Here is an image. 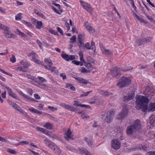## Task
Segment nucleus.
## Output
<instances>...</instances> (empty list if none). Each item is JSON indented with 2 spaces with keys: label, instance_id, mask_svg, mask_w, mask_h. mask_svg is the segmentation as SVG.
Segmentation results:
<instances>
[{
  "label": "nucleus",
  "instance_id": "49",
  "mask_svg": "<svg viewBox=\"0 0 155 155\" xmlns=\"http://www.w3.org/2000/svg\"><path fill=\"white\" fill-rule=\"evenodd\" d=\"M84 48L87 50L91 49V47H90V44L89 42H87L84 45Z\"/></svg>",
  "mask_w": 155,
  "mask_h": 155
},
{
  "label": "nucleus",
  "instance_id": "9",
  "mask_svg": "<svg viewBox=\"0 0 155 155\" xmlns=\"http://www.w3.org/2000/svg\"><path fill=\"white\" fill-rule=\"evenodd\" d=\"M100 46L102 53L105 54L109 55L112 54V52L109 49H106L102 44H100Z\"/></svg>",
  "mask_w": 155,
  "mask_h": 155
},
{
  "label": "nucleus",
  "instance_id": "63",
  "mask_svg": "<svg viewBox=\"0 0 155 155\" xmlns=\"http://www.w3.org/2000/svg\"><path fill=\"white\" fill-rule=\"evenodd\" d=\"M140 148V149H142L143 150H146L147 149V147H146L145 146L142 145H141Z\"/></svg>",
  "mask_w": 155,
  "mask_h": 155
},
{
  "label": "nucleus",
  "instance_id": "23",
  "mask_svg": "<svg viewBox=\"0 0 155 155\" xmlns=\"http://www.w3.org/2000/svg\"><path fill=\"white\" fill-rule=\"evenodd\" d=\"M79 150L81 153H84L86 155H92L90 152L87 151V149L83 147L80 148Z\"/></svg>",
  "mask_w": 155,
  "mask_h": 155
},
{
  "label": "nucleus",
  "instance_id": "39",
  "mask_svg": "<svg viewBox=\"0 0 155 155\" xmlns=\"http://www.w3.org/2000/svg\"><path fill=\"white\" fill-rule=\"evenodd\" d=\"M45 67L48 70H50L52 72L54 71L56 69V68L55 67H52V66H49V67H48L46 65H45Z\"/></svg>",
  "mask_w": 155,
  "mask_h": 155
},
{
  "label": "nucleus",
  "instance_id": "19",
  "mask_svg": "<svg viewBox=\"0 0 155 155\" xmlns=\"http://www.w3.org/2000/svg\"><path fill=\"white\" fill-rule=\"evenodd\" d=\"M83 36L82 35H78V42L80 44H79V45L80 47H81L83 46Z\"/></svg>",
  "mask_w": 155,
  "mask_h": 155
},
{
  "label": "nucleus",
  "instance_id": "14",
  "mask_svg": "<svg viewBox=\"0 0 155 155\" xmlns=\"http://www.w3.org/2000/svg\"><path fill=\"white\" fill-rule=\"evenodd\" d=\"M136 131V130L131 125L127 127L126 130L127 135H131L133 133H135Z\"/></svg>",
  "mask_w": 155,
  "mask_h": 155
},
{
  "label": "nucleus",
  "instance_id": "32",
  "mask_svg": "<svg viewBox=\"0 0 155 155\" xmlns=\"http://www.w3.org/2000/svg\"><path fill=\"white\" fill-rule=\"evenodd\" d=\"M135 45L136 46H137L143 45L142 39H139L137 40L135 42Z\"/></svg>",
  "mask_w": 155,
  "mask_h": 155
},
{
  "label": "nucleus",
  "instance_id": "40",
  "mask_svg": "<svg viewBox=\"0 0 155 155\" xmlns=\"http://www.w3.org/2000/svg\"><path fill=\"white\" fill-rule=\"evenodd\" d=\"M20 112L23 114L25 117H27L28 115L27 113H26L25 110L22 109L20 107L18 110Z\"/></svg>",
  "mask_w": 155,
  "mask_h": 155
},
{
  "label": "nucleus",
  "instance_id": "54",
  "mask_svg": "<svg viewBox=\"0 0 155 155\" xmlns=\"http://www.w3.org/2000/svg\"><path fill=\"white\" fill-rule=\"evenodd\" d=\"M85 141L87 144L89 146L91 147L92 146V143L90 140H88V139H86L85 140Z\"/></svg>",
  "mask_w": 155,
  "mask_h": 155
},
{
  "label": "nucleus",
  "instance_id": "37",
  "mask_svg": "<svg viewBox=\"0 0 155 155\" xmlns=\"http://www.w3.org/2000/svg\"><path fill=\"white\" fill-rule=\"evenodd\" d=\"M16 70L17 71H22L23 72H25L26 71V69L21 66L17 67L16 68Z\"/></svg>",
  "mask_w": 155,
  "mask_h": 155
},
{
  "label": "nucleus",
  "instance_id": "17",
  "mask_svg": "<svg viewBox=\"0 0 155 155\" xmlns=\"http://www.w3.org/2000/svg\"><path fill=\"white\" fill-rule=\"evenodd\" d=\"M65 135L66 136L65 137V138L68 140H69L73 139V137L70 129H68L67 132L66 133Z\"/></svg>",
  "mask_w": 155,
  "mask_h": 155
},
{
  "label": "nucleus",
  "instance_id": "34",
  "mask_svg": "<svg viewBox=\"0 0 155 155\" xmlns=\"http://www.w3.org/2000/svg\"><path fill=\"white\" fill-rule=\"evenodd\" d=\"M44 61L48 65V67L49 66H51L53 65V63L50 59L45 58Z\"/></svg>",
  "mask_w": 155,
  "mask_h": 155
},
{
  "label": "nucleus",
  "instance_id": "30",
  "mask_svg": "<svg viewBox=\"0 0 155 155\" xmlns=\"http://www.w3.org/2000/svg\"><path fill=\"white\" fill-rule=\"evenodd\" d=\"M43 127L46 128L47 129L51 130L52 128L53 127V125L50 123L47 122L45 124V125L43 126Z\"/></svg>",
  "mask_w": 155,
  "mask_h": 155
},
{
  "label": "nucleus",
  "instance_id": "35",
  "mask_svg": "<svg viewBox=\"0 0 155 155\" xmlns=\"http://www.w3.org/2000/svg\"><path fill=\"white\" fill-rule=\"evenodd\" d=\"M60 106L66 109H68L71 108V106L68 104H66L64 103H61L60 104Z\"/></svg>",
  "mask_w": 155,
  "mask_h": 155
},
{
  "label": "nucleus",
  "instance_id": "48",
  "mask_svg": "<svg viewBox=\"0 0 155 155\" xmlns=\"http://www.w3.org/2000/svg\"><path fill=\"white\" fill-rule=\"evenodd\" d=\"M7 151L9 153L13 154H15L16 153V151L10 148L8 149Z\"/></svg>",
  "mask_w": 155,
  "mask_h": 155
},
{
  "label": "nucleus",
  "instance_id": "15",
  "mask_svg": "<svg viewBox=\"0 0 155 155\" xmlns=\"http://www.w3.org/2000/svg\"><path fill=\"white\" fill-rule=\"evenodd\" d=\"M44 141L45 144L47 145L48 147H50L52 150L55 147L56 145L52 141L49 140L47 139H45L44 140Z\"/></svg>",
  "mask_w": 155,
  "mask_h": 155
},
{
  "label": "nucleus",
  "instance_id": "51",
  "mask_svg": "<svg viewBox=\"0 0 155 155\" xmlns=\"http://www.w3.org/2000/svg\"><path fill=\"white\" fill-rule=\"evenodd\" d=\"M24 97L25 98H26L27 99H28L29 100H30V101H35L34 99L33 98H32L31 97L29 96H28L26 95V94H25V95H24Z\"/></svg>",
  "mask_w": 155,
  "mask_h": 155
},
{
  "label": "nucleus",
  "instance_id": "7",
  "mask_svg": "<svg viewBox=\"0 0 155 155\" xmlns=\"http://www.w3.org/2000/svg\"><path fill=\"white\" fill-rule=\"evenodd\" d=\"M111 147L114 149L117 150L120 147V143L119 140L117 139H114L111 141Z\"/></svg>",
  "mask_w": 155,
  "mask_h": 155
},
{
  "label": "nucleus",
  "instance_id": "28",
  "mask_svg": "<svg viewBox=\"0 0 155 155\" xmlns=\"http://www.w3.org/2000/svg\"><path fill=\"white\" fill-rule=\"evenodd\" d=\"M53 150L54 153H57L58 155H60V153H61V150L56 145L55 146Z\"/></svg>",
  "mask_w": 155,
  "mask_h": 155
},
{
  "label": "nucleus",
  "instance_id": "44",
  "mask_svg": "<svg viewBox=\"0 0 155 155\" xmlns=\"http://www.w3.org/2000/svg\"><path fill=\"white\" fill-rule=\"evenodd\" d=\"M92 92V91H88L86 93H84V94H81V95L80 97H83L84 96H87L89 94L91 93Z\"/></svg>",
  "mask_w": 155,
  "mask_h": 155
},
{
  "label": "nucleus",
  "instance_id": "21",
  "mask_svg": "<svg viewBox=\"0 0 155 155\" xmlns=\"http://www.w3.org/2000/svg\"><path fill=\"white\" fill-rule=\"evenodd\" d=\"M29 110L32 113H34L38 114V115H41L42 114V112L41 111L38 110H37L34 108H29Z\"/></svg>",
  "mask_w": 155,
  "mask_h": 155
},
{
  "label": "nucleus",
  "instance_id": "13",
  "mask_svg": "<svg viewBox=\"0 0 155 155\" xmlns=\"http://www.w3.org/2000/svg\"><path fill=\"white\" fill-rule=\"evenodd\" d=\"M135 94L133 92L129 93L128 96H126L124 97L123 101H128L132 100L134 97Z\"/></svg>",
  "mask_w": 155,
  "mask_h": 155
},
{
  "label": "nucleus",
  "instance_id": "22",
  "mask_svg": "<svg viewBox=\"0 0 155 155\" xmlns=\"http://www.w3.org/2000/svg\"><path fill=\"white\" fill-rule=\"evenodd\" d=\"M34 22H35L36 23V28L38 29H40L41 28L42 25V23L41 21H37L35 19V21Z\"/></svg>",
  "mask_w": 155,
  "mask_h": 155
},
{
  "label": "nucleus",
  "instance_id": "38",
  "mask_svg": "<svg viewBox=\"0 0 155 155\" xmlns=\"http://www.w3.org/2000/svg\"><path fill=\"white\" fill-rule=\"evenodd\" d=\"M5 36L8 38H11L13 37L14 35L10 32H5L4 33Z\"/></svg>",
  "mask_w": 155,
  "mask_h": 155
},
{
  "label": "nucleus",
  "instance_id": "8",
  "mask_svg": "<svg viewBox=\"0 0 155 155\" xmlns=\"http://www.w3.org/2000/svg\"><path fill=\"white\" fill-rule=\"evenodd\" d=\"M81 5L88 12L91 13L92 11V8L91 5L87 3H85L83 1H80Z\"/></svg>",
  "mask_w": 155,
  "mask_h": 155
},
{
  "label": "nucleus",
  "instance_id": "55",
  "mask_svg": "<svg viewBox=\"0 0 155 155\" xmlns=\"http://www.w3.org/2000/svg\"><path fill=\"white\" fill-rule=\"evenodd\" d=\"M52 3L58 7V8L59 9V10H60L61 11V13H62V9H61V6L60 5H59V4H57L55 3L54 1H53Z\"/></svg>",
  "mask_w": 155,
  "mask_h": 155
},
{
  "label": "nucleus",
  "instance_id": "2",
  "mask_svg": "<svg viewBox=\"0 0 155 155\" xmlns=\"http://www.w3.org/2000/svg\"><path fill=\"white\" fill-rule=\"evenodd\" d=\"M131 83V81L129 78L126 77H122L120 81L117 84L119 87H122L127 86Z\"/></svg>",
  "mask_w": 155,
  "mask_h": 155
},
{
  "label": "nucleus",
  "instance_id": "3",
  "mask_svg": "<svg viewBox=\"0 0 155 155\" xmlns=\"http://www.w3.org/2000/svg\"><path fill=\"white\" fill-rule=\"evenodd\" d=\"M114 114V113L113 110L108 111L105 113L104 114L105 117L104 119V122L108 123H111Z\"/></svg>",
  "mask_w": 155,
  "mask_h": 155
},
{
  "label": "nucleus",
  "instance_id": "33",
  "mask_svg": "<svg viewBox=\"0 0 155 155\" xmlns=\"http://www.w3.org/2000/svg\"><path fill=\"white\" fill-rule=\"evenodd\" d=\"M101 94L105 96H108L112 94L113 93L109 92H104L103 91H100Z\"/></svg>",
  "mask_w": 155,
  "mask_h": 155
},
{
  "label": "nucleus",
  "instance_id": "24",
  "mask_svg": "<svg viewBox=\"0 0 155 155\" xmlns=\"http://www.w3.org/2000/svg\"><path fill=\"white\" fill-rule=\"evenodd\" d=\"M84 26L90 33H93L95 31L94 29L93 28L92 26L89 25H87L86 24L84 25Z\"/></svg>",
  "mask_w": 155,
  "mask_h": 155
},
{
  "label": "nucleus",
  "instance_id": "4",
  "mask_svg": "<svg viewBox=\"0 0 155 155\" xmlns=\"http://www.w3.org/2000/svg\"><path fill=\"white\" fill-rule=\"evenodd\" d=\"M28 56L31 57L32 58V61H33L38 64L43 65V62L40 61L39 60L36 59V58L38 56V55L35 52L32 51L29 52L28 54Z\"/></svg>",
  "mask_w": 155,
  "mask_h": 155
},
{
  "label": "nucleus",
  "instance_id": "45",
  "mask_svg": "<svg viewBox=\"0 0 155 155\" xmlns=\"http://www.w3.org/2000/svg\"><path fill=\"white\" fill-rule=\"evenodd\" d=\"M45 134L48 136L50 137H53V134L51 132L48 131L47 130L45 132Z\"/></svg>",
  "mask_w": 155,
  "mask_h": 155
},
{
  "label": "nucleus",
  "instance_id": "18",
  "mask_svg": "<svg viewBox=\"0 0 155 155\" xmlns=\"http://www.w3.org/2000/svg\"><path fill=\"white\" fill-rule=\"evenodd\" d=\"M74 103L73 104V105L76 106L77 107L80 106L82 107H85L87 108H89L90 106L88 105H86L84 104H79V102L76 101H74Z\"/></svg>",
  "mask_w": 155,
  "mask_h": 155
},
{
  "label": "nucleus",
  "instance_id": "52",
  "mask_svg": "<svg viewBox=\"0 0 155 155\" xmlns=\"http://www.w3.org/2000/svg\"><path fill=\"white\" fill-rule=\"evenodd\" d=\"M24 97L25 98H26L27 99H28L29 100H30V101H35L34 99L33 98H32L31 97L29 96H28L26 95V94H25V95H24Z\"/></svg>",
  "mask_w": 155,
  "mask_h": 155
},
{
  "label": "nucleus",
  "instance_id": "64",
  "mask_svg": "<svg viewBox=\"0 0 155 155\" xmlns=\"http://www.w3.org/2000/svg\"><path fill=\"white\" fill-rule=\"evenodd\" d=\"M72 63L74 64H75L76 65H79V64H80V62L79 61H77L76 60H74L72 61Z\"/></svg>",
  "mask_w": 155,
  "mask_h": 155
},
{
  "label": "nucleus",
  "instance_id": "59",
  "mask_svg": "<svg viewBox=\"0 0 155 155\" xmlns=\"http://www.w3.org/2000/svg\"><path fill=\"white\" fill-rule=\"evenodd\" d=\"M12 107H13L14 108L16 109L17 110H18V109H19L20 107L19 106L15 103H14V104L13 105Z\"/></svg>",
  "mask_w": 155,
  "mask_h": 155
},
{
  "label": "nucleus",
  "instance_id": "46",
  "mask_svg": "<svg viewBox=\"0 0 155 155\" xmlns=\"http://www.w3.org/2000/svg\"><path fill=\"white\" fill-rule=\"evenodd\" d=\"M82 118L84 120H87L89 118V117L86 114H83L81 115Z\"/></svg>",
  "mask_w": 155,
  "mask_h": 155
},
{
  "label": "nucleus",
  "instance_id": "29",
  "mask_svg": "<svg viewBox=\"0 0 155 155\" xmlns=\"http://www.w3.org/2000/svg\"><path fill=\"white\" fill-rule=\"evenodd\" d=\"M152 39V38L151 37H149L146 38H142V40L143 43L144 44L146 43H148Z\"/></svg>",
  "mask_w": 155,
  "mask_h": 155
},
{
  "label": "nucleus",
  "instance_id": "10",
  "mask_svg": "<svg viewBox=\"0 0 155 155\" xmlns=\"http://www.w3.org/2000/svg\"><path fill=\"white\" fill-rule=\"evenodd\" d=\"M137 131L141 128V124L140 120L137 119L136 120L134 123L133 125H131Z\"/></svg>",
  "mask_w": 155,
  "mask_h": 155
},
{
  "label": "nucleus",
  "instance_id": "56",
  "mask_svg": "<svg viewBox=\"0 0 155 155\" xmlns=\"http://www.w3.org/2000/svg\"><path fill=\"white\" fill-rule=\"evenodd\" d=\"M38 79L39 80L42 82H44L46 81V79H45V78H43L40 77H38Z\"/></svg>",
  "mask_w": 155,
  "mask_h": 155
},
{
  "label": "nucleus",
  "instance_id": "41",
  "mask_svg": "<svg viewBox=\"0 0 155 155\" xmlns=\"http://www.w3.org/2000/svg\"><path fill=\"white\" fill-rule=\"evenodd\" d=\"M22 14L21 13H18L15 16V19L17 20H20L22 18L21 15Z\"/></svg>",
  "mask_w": 155,
  "mask_h": 155
},
{
  "label": "nucleus",
  "instance_id": "62",
  "mask_svg": "<svg viewBox=\"0 0 155 155\" xmlns=\"http://www.w3.org/2000/svg\"><path fill=\"white\" fill-rule=\"evenodd\" d=\"M72 31L73 33L76 32L77 33H78V30L75 27H73L72 28Z\"/></svg>",
  "mask_w": 155,
  "mask_h": 155
},
{
  "label": "nucleus",
  "instance_id": "42",
  "mask_svg": "<svg viewBox=\"0 0 155 155\" xmlns=\"http://www.w3.org/2000/svg\"><path fill=\"white\" fill-rule=\"evenodd\" d=\"M80 71L83 73H87L90 72V71L89 70H87L85 68L83 67L82 69L80 70Z\"/></svg>",
  "mask_w": 155,
  "mask_h": 155
},
{
  "label": "nucleus",
  "instance_id": "47",
  "mask_svg": "<svg viewBox=\"0 0 155 155\" xmlns=\"http://www.w3.org/2000/svg\"><path fill=\"white\" fill-rule=\"evenodd\" d=\"M35 13L39 16L40 17H41L42 18L45 19H46V18L45 16H44V15L42 14L40 12H35Z\"/></svg>",
  "mask_w": 155,
  "mask_h": 155
},
{
  "label": "nucleus",
  "instance_id": "26",
  "mask_svg": "<svg viewBox=\"0 0 155 155\" xmlns=\"http://www.w3.org/2000/svg\"><path fill=\"white\" fill-rule=\"evenodd\" d=\"M154 90L153 88L148 87L145 89V92L146 93H148V95H150V94L149 93H153L154 92Z\"/></svg>",
  "mask_w": 155,
  "mask_h": 155
},
{
  "label": "nucleus",
  "instance_id": "61",
  "mask_svg": "<svg viewBox=\"0 0 155 155\" xmlns=\"http://www.w3.org/2000/svg\"><path fill=\"white\" fill-rule=\"evenodd\" d=\"M52 10H53V11L55 12H56V13L59 14H61V13L59 12L58 11V9H57L55 8H54V7L52 6Z\"/></svg>",
  "mask_w": 155,
  "mask_h": 155
},
{
  "label": "nucleus",
  "instance_id": "5",
  "mask_svg": "<svg viewBox=\"0 0 155 155\" xmlns=\"http://www.w3.org/2000/svg\"><path fill=\"white\" fill-rule=\"evenodd\" d=\"M111 75L114 78L118 79L121 75L120 69L117 67H115L113 70H111Z\"/></svg>",
  "mask_w": 155,
  "mask_h": 155
},
{
  "label": "nucleus",
  "instance_id": "20",
  "mask_svg": "<svg viewBox=\"0 0 155 155\" xmlns=\"http://www.w3.org/2000/svg\"><path fill=\"white\" fill-rule=\"evenodd\" d=\"M149 121L150 124L152 126L155 125V117L154 115H151L149 118Z\"/></svg>",
  "mask_w": 155,
  "mask_h": 155
},
{
  "label": "nucleus",
  "instance_id": "11",
  "mask_svg": "<svg viewBox=\"0 0 155 155\" xmlns=\"http://www.w3.org/2000/svg\"><path fill=\"white\" fill-rule=\"evenodd\" d=\"M74 78L77 80L79 83L85 84H89L90 83V82L88 81L84 78L78 77H74Z\"/></svg>",
  "mask_w": 155,
  "mask_h": 155
},
{
  "label": "nucleus",
  "instance_id": "25",
  "mask_svg": "<svg viewBox=\"0 0 155 155\" xmlns=\"http://www.w3.org/2000/svg\"><path fill=\"white\" fill-rule=\"evenodd\" d=\"M20 63L24 66L25 68H28L30 66V64L25 60L22 61L20 62Z\"/></svg>",
  "mask_w": 155,
  "mask_h": 155
},
{
  "label": "nucleus",
  "instance_id": "31",
  "mask_svg": "<svg viewBox=\"0 0 155 155\" xmlns=\"http://www.w3.org/2000/svg\"><path fill=\"white\" fill-rule=\"evenodd\" d=\"M0 29H2L5 31H9V28L7 26L5 25L0 23Z\"/></svg>",
  "mask_w": 155,
  "mask_h": 155
},
{
  "label": "nucleus",
  "instance_id": "27",
  "mask_svg": "<svg viewBox=\"0 0 155 155\" xmlns=\"http://www.w3.org/2000/svg\"><path fill=\"white\" fill-rule=\"evenodd\" d=\"M155 110V105L154 103H151L149 105V111H153Z\"/></svg>",
  "mask_w": 155,
  "mask_h": 155
},
{
  "label": "nucleus",
  "instance_id": "36",
  "mask_svg": "<svg viewBox=\"0 0 155 155\" xmlns=\"http://www.w3.org/2000/svg\"><path fill=\"white\" fill-rule=\"evenodd\" d=\"M22 22L28 27L30 28H32L33 25L30 22H27L24 20L22 21Z\"/></svg>",
  "mask_w": 155,
  "mask_h": 155
},
{
  "label": "nucleus",
  "instance_id": "53",
  "mask_svg": "<svg viewBox=\"0 0 155 155\" xmlns=\"http://www.w3.org/2000/svg\"><path fill=\"white\" fill-rule=\"evenodd\" d=\"M16 61V58L14 55H12V57L10 59V61L12 63L15 62Z\"/></svg>",
  "mask_w": 155,
  "mask_h": 155
},
{
  "label": "nucleus",
  "instance_id": "43",
  "mask_svg": "<svg viewBox=\"0 0 155 155\" xmlns=\"http://www.w3.org/2000/svg\"><path fill=\"white\" fill-rule=\"evenodd\" d=\"M76 36L75 35L73 36L70 39V42L71 43H74L76 41Z\"/></svg>",
  "mask_w": 155,
  "mask_h": 155
},
{
  "label": "nucleus",
  "instance_id": "1",
  "mask_svg": "<svg viewBox=\"0 0 155 155\" xmlns=\"http://www.w3.org/2000/svg\"><path fill=\"white\" fill-rule=\"evenodd\" d=\"M148 98L144 96L138 95L136 97V108L139 110L141 109L145 112L148 109L147 104L149 102Z\"/></svg>",
  "mask_w": 155,
  "mask_h": 155
},
{
  "label": "nucleus",
  "instance_id": "16",
  "mask_svg": "<svg viewBox=\"0 0 155 155\" xmlns=\"http://www.w3.org/2000/svg\"><path fill=\"white\" fill-rule=\"evenodd\" d=\"M6 88H7L8 93L10 96L17 100L18 99L17 96L12 91L10 88L8 87H6Z\"/></svg>",
  "mask_w": 155,
  "mask_h": 155
},
{
  "label": "nucleus",
  "instance_id": "57",
  "mask_svg": "<svg viewBox=\"0 0 155 155\" xmlns=\"http://www.w3.org/2000/svg\"><path fill=\"white\" fill-rule=\"evenodd\" d=\"M48 108L51 110H52L53 111H54L55 110H57L58 109L57 108L55 107H51L48 106Z\"/></svg>",
  "mask_w": 155,
  "mask_h": 155
},
{
  "label": "nucleus",
  "instance_id": "50",
  "mask_svg": "<svg viewBox=\"0 0 155 155\" xmlns=\"http://www.w3.org/2000/svg\"><path fill=\"white\" fill-rule=\"evenodd\" d=\"M26 77L28 79L31 80H33V81H35L36 82H37V81H36V78H35L34 77L32 76L31 75H28L26 76Z\"/></svg>",
  "mask_w": 155,
  "mask_h": 155
},
{
  "label": "nucleus",
  "instance_id": "6",
  "mask_svg": "<svg viewBox=\"0 0 155 155\" xmlns=\"http://www.w3.org/2000/svg\"><path fill=\"white\" fill-rule=\"evenodd\" d=\"M128 110L126 108H123L122 111L119 114L116 116V118L118 120H122L127 115Z\"/></svg>",
  "mask_w": 155,
  "mask_h": 155
},
{
  "label": "nucleus",
  "instance_id": "12",
  "mask_svg": "<svg viewBox=\"0 0 155 155\" xmlns=\"http://www.w3.org/2000/svg\"><path fill=\"white\" fill-rule=\"evenodd\" d=\"M62 58L66 61L72 60L75 59V58L74 55H70L69 56L66 54H63L61 55Z\"/></svg>",
  "mask_w": 155,
  "mask_h": 155
},
{
  "label": "nucleus",
  "instance_id": "58",
  "mask_svg": "<svg viewBox=\"0 0 155 155\" xmlns=\"http://www.w3.org/2000/svg\"><path fill=\"white\" fill-rule=\"evenodd\" d=\"M85 65L86 67H87L88 68H91L92 67V65L91 63H86V64H84Z\"/></svg>",
  "mask_w": 155,
  "mask_h": 155
},
{
  "label": "nucleus",
  "instance_id": "60",
  "mask_svg": "<svg viewBox=\"0 0 155 155\" xmlns=\"http://www.w3.org/2000/svg\"><path fill=\"white\" fill-rule=\"evenodd\" d=\"M95 43L92 40L91 41V50H93L94 48V47H95Z\"/></svg>",
  "mask_w": 155,
  "mask_h": 155
}]
</instances>
